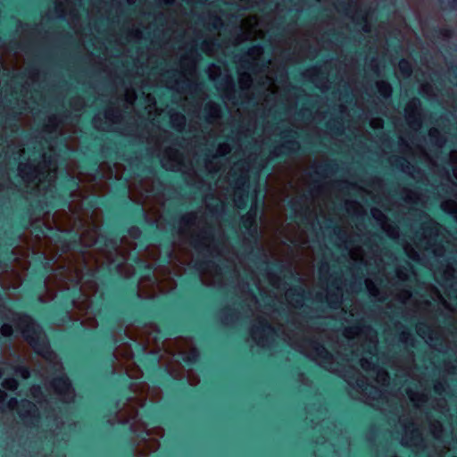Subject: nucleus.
<instances>
[{"mask_svg": "<svg viewBox=\"0 0 457 457\" xmlns=\"http://www.w3.org/2000/svg\"><path fill=\"white\" fill-rule=\"evenodd\" d=\"M151 354L153 355V357L150 359H147L148 366H145V369L150 370L151 375L153 377H155L158 378L156 380L157 383L162 384V382L164 380L170 379V371L166 367L162 368L158 365L159 360H158V357L156 356L155 353L151 352Z\"/></svg>", "mask_w": 457, "mask_h": 457, "instance_id": "9d476101", "label": "nucleus"}, {"mask_svg": "<svg viewBox=\"0 0 457 457\" xmlns=\"http://www.w3.org/2000/svg\"><path fill=\"white\" fill-rule=\"evenodd\" d=\"M10 47L12 49H15V50L20 49V50H22V51L28 53L32 48V45L30 43L20 44L16 41H11Z\"/></svg>", "mask_w": 457, "mask_h": 457, "instance_id": "473e14b6", "label": "nucleus"}, {"mask_svg": "<svg viewBox=\"0 0 457 457\" xmlns=\"http://www.w3.org/2000/svg\"><path fill=\"white\" fill-rule=\"evenodd\" d=\"M185 124V116L183 114H177L172 120L173 127H183Z\"/></svg>", "mask_w": 457, "mask_h": 457, "instance_id": "58836bf2", "label": "nucleus"}, {"mask_svg": "<svg viewBox=\"0 0 457 457\" xmlns=\"http://www.w3.org/2000/svg\"><path fill=\"white\" fill-rule=\"evenodd\" d=\"M221 25V21L219 17H213V22L212 24L213 29H218Z\"/></svg>", "mask_w": 457, "mask_h": 457, "instance_id": "c03bdc74", "label": "nucleus"}, {"mask_svg": "<svg viewBox=\"0 0 457 457\" xmlns=\"http://www.w3.org/2000/svg\"><path fill=\"white\" fill-rule=\"evenodd\" d=\"M266 4V1L265 0H258L256 2V5L259 7L260 5H263Z\"/></svg>", "mask_w": 457, "mask_h": 457, "instance_id": "338daca9", "label": "nucleus"}, {"mask_svg": "<svg viewBox=\"0 0 457 457\" xmlns=\"http://www.w3.org/2000/svg\"><path fill=\"white\" fill-rule=\"evenodd\" d=\"M171 256H172V252H171V250H168V252H167V256L162 260V262H164V263H169V262H170V258H171Z\"/></svg>", "mask_w": 457, "mask_h": 457, "instance_id": "603ef678", "label": "nucleus"}, {"mask_svg": "<svg viewBox=\"0 0 457 457\" xmlns=\"http://www.w3.org/2000/svg\"><path fill=\"white\" fill-rule=\"evenodd\" d=\"M82 168L86 170L99 174L100 178L103 177V174L100 170L98 159L96 157L92 156L82 160Z\"/></svg>", "mask_w": 457, "mask_h": 457, "instance_id": "a211bd4d", "label": "nucleus"}, {"mask_svg": "<svg viewBox=\"0 0 457 457\" xmlns=\"http://www.w3.org/2000/svg\"><path fill=\"white\" fill-rule=\"evenodd\" d=\"M367 365H369V366H370V361H368L367 360H363V361H361V367H362L363 369L367 370V369H368V366H367Z\"/></svg>", "mask_w": 457, "mask_h": 457, "instance_id": "13d9d810", "label": "nucleus"}, {"mask_svg": "<svg viewBox=\"0 0 457 457\" xmlns=\"http://www.w3.org/2000/svg\"><path fill=\"white\" fill-rule=\"evenodd\" d=\"M114 358L115 356L113 353H108V361L110 367L107 369V372L110 376L117 375L115 385L119 384L120 386H117L113 391L112 395L109 399L108 405L110 406L111 410L118 411L121 403L130 400V391L133 384L128 373L117 374L116 371L112 368V365L114 362Z\"/></svg>", "mask_w": 457, "mask_h": 457, "instance_id": "20e7f679", "label": "nucleus"}, {"mask_svg": "<svg viewBox=\"0 0 457 457\" xmlns=\"http://www.w3.org/2000/svg\"><path fill=\"white\" fill-rule=\"evenodd\" d=\"M223 312H224L225 320H228V318L232 319V317H233V310L231 308L226 307L223 310Z\"/></svg>", "mask_w": 457, "mask_h": 457, "instance_id": "a19ab883", "label": "nucleus"}, {"mask_svg": "<svg viewBox=\"0 0 457 457\" xmlns=\"http://www.w3.org/2000/svg\"><path fill=\"white\" fill-rule=\"evenodd\" d=\"M16 371H19L21 373L22 376L26 377L29 375V369L24 366H19L16 368Z\"/></svg>", "mask_w": 457, "mask_h": 457, "instance_id": "37998d69", "label": "nucleus"}, {"mask_svg": "<svg viewBox=\"0 0 457 457\" xmlns=\"http://www.w3.org/2000/svg\"><path fill=\"white\" fill-rule=\"evenodd\" d=\"M304 289L300 286L294 287L288 291V296L292 297L296 304H300L302 303L304 298Z\"/></svg>", "mask_w": 457, "mask_h": 457, "instance_id": "4be33fe9", "label": "nucleus"}, {"mask_svg": "<svg viewBox=\"0 0 457 457\" xmlns=\"http://www.w3.org/2000/svg\"><path fill=\"white\" fill-rule=\"evenodd\" d=\"M281 138L283 142L270 151L271 159L276 162H285L291 156L304 154L307 149L312 150L317 146L310 140L309 134H299L291 129H285Z\"/></svg>", "mask_w": 457, "mask_h": 457, "instance_id": "7ed1b4c3", "label": "nucleus"}, {"mask_svg": "<svg viewBox=\"0 0 457 457\" xmlns=\"http://www.w3.org/2000/svg\"><path fill=\"white\" fill-rule=\"evenodd\" d=\"M399 69L403 75L411 76L412 73V66L411 62L406 59H401L399 62Z\"/></svg>", "mask_w": 457, "mask_h": 457, "instance_id": "bb28decb", "label": "nucleus"}, {"mask_svg": "<svg viewBox=\"0 0 457 457\" xmlns=\"http://www.w3.org/2000/svg\"><path fill=\"white\" fill-rule=\"evenodd\" d=\"M81 296L79 288L74 287L62 295L60 301L48 308L51 320L63 324L71 320V312Z\"/></svg>", "mask_w": 457, "mask_h": 457, "instance_id": "39448f33", "label": "nucleus"}, {"mask_svg": "<svg viewBox=\"0 0 457 457\" xmlns=\"http://www.w3.org/2000/svg\"><path fill=\"white\" fill-rule=\"evenodd\" d=\"M52 271L51 261L41 253L35 258V267L32 270L34 286L41 290L45 287L46 279Z\"/></svg>", "mask_w": 457, "mask_h": 457, "instance_id": "423d86ee", "label": "nucleus"}, {"mask_svg": "<svg viewBox=\"0 0 457 457\" xmlns=\"http://www.w3.org/2000/svg\"><path fill=\"white\" fill-rule=\"evenodd\" d=\"M214 265V262L211 260L204 259L196 263V269L199 270H203L206 268L212 267Z\"/></svg>", "mask_w": 457, "mask_h": 457, "instance_id": "4c0bfd02", "label": "nucleus"}, {"mask_svg": "<svg viewBox=\"0 0 457 457\" xmlns=\"http://www.w3.org/2000/svg\"><path fill=\"white\" fill-rule=\"evenodd\" d=\"M429 136L430 138L434 141L435 145L437 146H442L445 142V139L443 137L439 136L436 130L431 131L429 133Z\"/></svg>", "mask_w": 457, "mask_h": 457, "instance_id": "72a5a7b5", "label": "nucleus"}, {"mask_svg": "<svg viewBox=\"0 0 457 457\" xmlns=\"http://www.w3.org/2000/svg\"><path fill=\"white\" fill-rule=\"evenodd\" d=\"M1 335L7 339H11L13 336V328L9 323H4L0 328Z\"/></svg>", "mask_w": 457, "mask_h": 457, "instance_id": "c756f323", "label": "nucleus"}, {"mask_svg": "<svg viewBox=\"0 0 457 457\" xmlns=\"http://www.w3.org/2000/svg\"><path fill=\"white\" fill-rule=\"evenodd\" d=\"M378 92L384 98H388L392 93V87L388 83L382 82L378 85Z\"/></svg>", "mask_w": 457, "mask_h": 457, "instance_id": "7c9ffc66", "label": "nucleus"}, {"mask_svg": "<svg viewBox=\"0 0 457 457\" xmlns=\"http://www.w3.org/2000/svg\"><path fill=\"white\" fill-rule=\"evenodd\" d=\"M339 125L337 124H327V128L329 129L333 133H335L337 136H341L344 133V130L342 129V124L337 120H336Z\"/></svg>", "mask_w": 457, "mask_h": 457, "instance_id": "e433bc0d", "label": "nucleus"}, {"mask_svg": "<svg viewBox=\"0 0 457 457\" xmlns=\"http://www.w3.org/2000/svg\"><path fill=\"white\" fill-rule=\"evenodd\" d=\"M134 262L138 266L141 275L150 277L151 275L154 274V265L144 262L139 257H135Z\"/></svg>", "mask_w": 457, "mask_h": 457, "instance_id": "aec40b11", "label": "nucleus"}, {"mask_svg": "<svg viewBox=\"0 0 457 457\" xmlns=\"http://www.w3.org/2000/svg\"><path fill=\"white\" fill-rule=\"evenodd\" d=\"M55 242L61 245L62 253L77 249L81 245V237L74 230H68L66 234L54 233L53 235Z\"/></svg>", "mask_w": 457, "mask_h": 457, "instance_id": "0eeeda50", "label": "nucleus"}, {"mask_svg": "<svg viewBox=\"0 0 457 457\" xmlns=\"http://www.w3.org/2000/svg\"><path fill=\"white\" fill-rule=\"evenodd\" d=\"M163 411V405L152 403L143 411L142 418L151 425L162 424L164 422Z\"/></svg>", "mask_w": 457, "mask_h": 457, "instance_id": "9b49d317", "label": "nucleus"}, {"mask_svg": "<svg viewBox=\"0 0 457 457\" xmlns=\"http://www.w3.org/2000/svg\"><path fill=\"white\" fill-rule=\"evenodd\" d=\"M4 303H11V300L3 294H0V306H4Z\"/></svg>", "mask_w": 457, "mask_h": 457, "instance_id": "de8ad7c7", "label": "nucleus"}, {"mask_svg": "<svg viewBox=\"0 0 457 457\" xmlns=\"http://www.w3.org/2000/svg\"><path fill=\"white\" fill-rule=\"evenodd\" d=\"M339 35H340V34H339L338 32H335V31L331 33V37H332L333 38H335V39H337V38H338V37H339Z\"/></svg>", "mask_w": 457, "mask_h": 457, "instance_id": "774afa93", "label": "nucleus"}, {"mask_svg": "<svg viewBox=\"0 0 457 457\" xmlns=\"http://www.w3.org/2000/svg\"><path fill=\"white\" fill-rule=\"evenodd\" d=\"M125 231L132 237L134 238H137L140 234H141V230L140 228L137 227V226H135V225H131L129 227H128Z\"/></svg>", "mask_w": 457, "mask_h": 457, "instance_id": "c9c22d12", "label": "nucleus"}, {"mask_svg": "<svg viewBox=\"0 0 457 457\" xmlns=\"http://www.w3.org/2000/svg\"><path fill=\"white\" fill-rule=\"evenodd\" d=\"M258 326H255L253 328V334H265L269 336H276L278 331L275 327H273L267 320L260 319L258 321Z\"/></svg>", "mask_w": 457, "mask_h": 457, "instance_id": "dca6fc26", "label": "nucleus"}, {"mask_svg": "<svg viewBox=\"0 0 457 457\" xmlns=\"http://www.w3.org/2000/svg\"><path fill=\"white\" fill-rule=\"evenodd\" d=\"M212 232L213 228L210 226L207 229L204 231V234L206 236V237L210 238L212 236Z\"/></svg>", "mask_w": 457, "mask_h": 457, "instance_id": "09e8293b", "label": "nucleus"}, {"mask_svg": "<svg viewBox=\"0 0 457 457\" xmlns=\"http://www.w3.org/2000/svg\"><path fill=\"white\" fill-rule=\"evenodd\" d=\"M356 21H357V23L360 24V25H362V29L364 31H369V28H368V21H367V18L365 15H360L358 14L357 17H356Z\"/></svg>", "mask_w": 457, "mask_h": 457, "instance_id": "ea45409f", "label": "nucleus"}, {"mask_svg": "<svg viewBox=\"0 0 457 457\" xmlns=\"http://www.w3.org/2000/svg\"><path fill=\"white\" fill-rule=\"evenodd\" d=\"M145 173H152L153 169L149 166H144L142 169H140Z\"/></svg>", "mask_w": 457, "mask_h": 457, "instance_id": "5fc2aeb1", "label": "nucleus"}, {"mask_svg": "<svg viewBox=\"0 0 457 457\" xmlns=\"http://www.w3.org/2000/svg\"><path fill=\"white\" fill-rule=\"evenodd\" d=\"M79 187V181L74 176L66 175L62 183V192L54 196L62 206L69 204V197Z\"/></svg>", "mask_w": 457, "mask_h": 457, "instance_id": "1a4fd4ad", "label": "nucleus"}, {"mask_svg": "<svg viewBox=\"0 0 457 457\" xmlns=\"http://www.w3.org/2000/svg\"><path fill=\"white\" fill-rule=\"evenodd\" d=\"M181 385H182V390H183V391H189V389H188V388H187V386H186V382H185V381H182V382H181ZM190 391H192V390L190 389Z\"/></svg>", "mask_w": 457, "mask_h": 457, "instance_id": "0e129e2a", "label": "nucleus"}, {"mask_svg": "<svg viewBox=\"0 0 457 457\" xmlns=\"http://www.w3.org/2000/svg\"><path fill=\"white\" fill-rule=\"evenodd\" d=\"M261 50H262V47L259 45L252 47L253 52H260Z\"/></svg>", "mask_w": 457, "mask_h": 457, "instance_id": "680f3d73", "label": "nucleus"}, {"mask_svg": "<svg viewBox=\"0 0 457 457\" xmlns=\"http://www.w3.org/2000/svg\"><path fill=\"white\" fill-rule=\"evenodd\" d=\"M76 328H77V329H78L79 332H85V331H87V329H86V328H82V324H81V323L78 324Z\"/></svg>", "mask_w": 457, "mask_h": 457, "instance_id": "e2e57ef3", "label": "nucleus"}, {"mask_svg": "<svg viewBox=\"0 0 457 457\" xmlns=\"http://www.w3.org/2000/svg\"><path fill=\"white\" fill-rule=\"evenodd\" d=\"M205 111L208 112H217L219 111L218 105H208L205 107Z\"/></svg>", "mask_w": 457, "mask_h": 457, "instance_id": "49530a36", "label": "nucleus"}, {"mask_svg": "<svg viewBox=\"0 0 457 457\" xmlns=\"http://www.w3.org/2000/svg\"><path fill=\"white\" fill-rule=\"evenodd\" d=\"M223 209H224V204L222 203V204H220V206H217V207H215L214 211H215L216 212H222V211H223Z\"/></svg>", "mask_w": 457, "mask_h": 457, "instance_id": "bf43d9fd", "label": "nucleus"}, {"mask_svg": "<svg viewBox=\"0 0 457 457\" xmlns=\"http://www.w3.org/2000/svg\"><path fill=\"white\" fill-rule=\"evenodd\" d=\"M124 457H135L132 447H129L127 451L124 452Z\"/></svg>", "mask_w": 457, "mask_h": 457, "instance_id": "8fccbe9b", "label": "nucleus"}, {"mask_svg": "<svg viewBox=\"0 0 457 457\" xmlns=\"http://www.w3.org/2000/svg\"><path fill=\"white\" fill-rule=\"evenodd\" d=\"M249 224H250V222H249L248 219H246V220H243V226H244L245 228H248Z\"/></svg>", "mask_w": 457, "mask_h": 457, "instance_id": "69168bd1", "label": "nucleus"}, {"mask_svg": "<svg viewBox=\"0 0 457 457\" xmlns=\"http://www.w3.org/2000/svg\"><path fill=\"white\" fill-rule=\"evenodd\" d=\"M114 235L113 231H109L108 233L104 235H100L99 237V242L101 245L105 246H112L115 247L117 245V242L112 238V236Z\"/></svg>", "mask_w": 457, "mask_h": 457, "instance_id": "a878e982", "label": "nucleus"}, {"mask_svg": "<svg viewBox=\"0 0 457 457\" xmlns=\"http://www.w3.org/2000/svg\"><path fill=\"white\" fill-rule=\"evenodd\" d=\"M336 170V163H324L320 165L315 170L314 174L322 177Z\"/></svg>", "mask_w": 457, "mask_h": 457, "instance_id": "5701e85b", "label": "nucleus"}, {"mask_svg": "<svg viewBox=\"0 0 457 457\" xmlns=\"http://www.w3.org/2000/svg\"><path fill=\"white\" fill-rule=\"evenodd\" d=\"M161 332L167 337H171L182 331L178 323L171 324L166 319H160Z\"/></svg>", "mask_w": 457, "mask_h": 457, "instance_id": "f3484780", "label": "nucleus"}, {"mask_svg": "<svg viewBox=\"0 0 457 457\" xmlns=\"http://www.w3.org/2000/svg\"><path fill=\"white\" fill-rule=\"evenodd\" d=\"M315 345V349L320 356H322L324 359L331 358V354L327 351L323 345L318 342H312Z\"/></svg>", "mask_w": 457, "mask_h": 457, "instance_id": "2f4dec72", "label": "nucleus"}, {"mask_svg": "<svg viewBox=\"0 0 457 457\" xmlns=\"http://www.w3.org/2000/svg\"><path fill=\"white\" fill-rule=\"evenodd\" d=\"M403 162H408L407 160L403 157H397L396 158V163H395V166L396 167H399V165L401 164V166H403Z\"/></svg>", "mask_w": 457, "mask_h": 457, "instance_id": "3c124183", "label": "nucleus"}, {"mask_svg": "<svg viewBox=\"0 0 457 457\" xmlns=\"http://www.w3.org/2000/svg\"><path fill=\"white\" fill-rule=\"evenodd\" d=\"M267 264L271 270L278 273H282L287 270L284 264L278 262H267Z\"/></svg>", "mask_w": 457, "mask_h": 457, "instance_id": "f704fd0d", "label": "nucleus"}, {"mask_svg": "<svg viewBox=\"0 0 457 457\" xmlns=\"http://www.w3.org/2000/svg\"><path fill=\"white\" fill-rule=\"evenodd\" d=\"M6 396V393L4 390L0 389V402H4Z\"/></svg>", "mask_w": 457, "mask_h": 457, "instance_id": "6e6d98bb", "label": "nucleus"}, {"mask_svg": "<svg viewBox=\"0 0 457 457\" xmlns=\"http://www.w3.org/2000/svg\"><path fill=\"white\" fill-rule=\"evenodd\" d=\"M51 386L61 395H64L71 389V381L65 373L55 376L50 382Z\"/></svg>", "mask_w": 457, "mask_h": 457, "instance_id": "2eb2a0df", "label": "nucleus"}, {"mask_svg": "<svg viewBox=\"0 0 457 457\" xmlns=\"http://www.w3.org/2000/svg\"><path fill=\"white\" fill-rule=\"evenodd\" d=\"M191 244L195 250H198L201 247H203V244L201 240H199L198 238H194Z\"/></svg>", "mask_w": 457, "mask_h": 457, "instance_id": "79ce46f5", "label": "nucleus"}, {"mask_svg": "<svg viewBox=\"0 0 457 457\" xmlns=\"http://www.w3.org/2000/svg\"><path fill=\"white\" fill-rule=\"evenodd\" d=\"M434 390L436 394H441L443 390V386L441 384H437L435 386Z\"/></svg>", "mask_w": 457, "mask_h": 457, "instance_id": "864d4df0", "label": "nucleus"}, {"mask_svg": "<svg viewBox=\"0 0 457 457\" xmlns=\"http://www.w3.org/2000/svg\"><path fill=\"white\" fill-rule=\"evenodd\" d=\"M303 197H305V195H301L296 199L288 201L287 207L293 212L291 214V220H296L299 219L301 223L307 225L310 220V209L303 204Z\"/></svg>", "mask_w": 457, "mask_h": 457, "instance_id": "6e6552de", "label": "nucleus"}, {"mask_svg": "<svg viewBox=\"0 0 457 457\" xmlns=\"http://www.w3.org/2000/svg\"><path fill=\"white\" fill-rule=\"evenodd\" d=\"M123 292L129 297L130 305L120 310L116 315H108L103 319V321L108 327V330L102 333L101 338L105 344L108 343L112 346L116 343L112 331L122 322L146 325L157 319L154 313L153 305L145 302L139 294L137 284L130 283L124 287Z\"/></svg>", "mask_w": 457, "mask_h": 457, "instance_id": "f257e3e1", "label": "nucleus"}, {"mask_svg": "<svg viewBox=\"0 0 457 457\" xmlns=\"http://www.w3.org/2000/svg\"><path fill=\"white\" fill-rule=\"evenodd\" d=\"M130 217L132 218V220L135 223L140 225H145V223H147L149 228L153 230V232H155V223L152 220H149L145 211L140 204H137V206L131 208Z\"/></svg>", "mask_w": 457, "mask_h": 457, "instance_id": "4468645a", "label": "nucleus"}, {"mask_svg": "<svg viewBox=\"0 0 457 457\" xmlns=\"http://www.w3.org/2000/svg\"><path fill=\"white\" fill-rule=\"evenodd\" d=\"M117 190L120 192V198L123 206L130 208L132 206L129 196V187L126 183H120Z\"/></svg>", "mask_w": 457, "mask_h": 457, "instance_id": "412c9836", "label": "nucleus"}, {"mask_svg": "<svg viewBox=\"0 0 457 457\" xmlns=\"http://www.w3.org/2000/svg\"><path fill=\"white\" fill-rule=\"evenodd\" d=\"M22 403L23 406L28 409L23 413L20 414L21 418L23 420L28 421L30 427H37L40 420V414L36 404L29 400L22 401Z\"/></svg>", "mask_w": 457, "mask_h": 457, "instance_id": "ddd939ff", "label": "nucleus"}, {"mask_svg": "<svg viewBox=\"0 0 457 457\" xmlns=\"http://www.w3.org/2000/svg\"><path fill=\"white\" fill-rule=\"evenodd\" d=\"M24 77H25V74L18 73L13 76V79H14L15 83L21 84V80H22L24 79Z\"/></svg>", "mask_w": 457, "mask_h": 457, "instance_id": "a18cd8bd", "label": "nucleus"}, {"mask_svg": "<svg viewBox=\"0 0 457 457\" xmlns=\"http://www.w3.org/2000/svg\"><path fill=\"white\" fill-rule=\"evenodd\" d=\"M43 209L40 201H36L26 205L22 212L18 216L17 227L21 229H27L30 224L32 214L36 211H41Z\"/></svg>", "mask_w": 457, "mask_h": 457, "instance_id": "f8f14e48", "label": "nucleus"}, {"mask_svg": "<svg viewBox=\"0 0 457 457\" xmlns=\"http://www.w3.org/2000/svg\"><path fill=\"white\" fill-rule=\"evenodd\" d=\"M2 386H3V387H4L6 389L14 391L19 386V381L17 378H13V377L6 378L4 379Z\"/></svg>", "mask_w": 457, "mask_h": 457, "instance_id": "cd10ccee", "label": "nucleus"}, {"mask_svg": "<svg viewBox=\"0 0 457 457\" xmlns=\"http://www.w3.org/2000/svg\"><path fill=\"white\" fill-rule=\"evenodd\" d=\"M17 328L35 353L47 359L52 356L50 341L41 324L27 312L15 313Z\"/></svg>", "mask_w": 457, "mask_h": 457, "instance_id": "f03ea898", "label": "nucleus"}, {"mask_svg": "<svg viewBox=\"0 0 457 457\" xmlns=\"http://www.w3.org/2000/svg\"><path fill=\"white\" fill-rule=\"evenodd\" d=\"M21 171L24 172V177L32 181L37 177V170L35 166L31 164H26L24 166L20 167Z\"/></svg>", "mask_w": 457, "mask_h": 457, "instance_id": "b1692460", "label": "nucleus"}, {"mask_svg": "<svg viewBox=\"0 0 457 457\" xmlns=\"http://www.w3.org/2000/svg\"><path fill=\"white\" fill-rule=\"evenodd\" d=\"M443 10L457 11V0H439Z\"/></svg>", "mask_w": 457, "mask_h": 457, "instance_id": "c85d7f7f", "label": "nucleus"}, {"mask_svg": "<svg viewBox=\"0 0 457 457\" xmlns=\"http://www.w3.org/2000/svg\"><path fill=\"white\" fill-rule=\"evenodd\" d=\"M326 302L332 309H337L341 304V295L339 293L331 292L329 296L326 298Z\"/></svg>", "mask_w": 457, "mask_h": 457, "instance_id": "393cba45", "label": "nucleus"}, {"mask_svg": "<svg viewBox=\"0 0 457 457\" xmlns=\"http://www.w3.org/2000/svg\"><path fill=\"white\" fill-rule=\"evenodd\" d=\"M180 221L184 222L186 224H189L191 222V220L188 217H187V216H182L180 218Z\"/></svg>", "mask_w": 457, "mask_h": 457, "instance_id": "4d7b16f0", "label": "nucleus"}, {"mask_svg": "<svg viewBox=\"0 0 457 457\" xmlns=\"http://www.w3.org/2000/svg\"><path fill=\"white\" fill-rule=\"evenodd\" d=\"M184 363L188 367H194L201 362V353L198 349L194 348L190 353L183 358Z\"/></svg>", "mask_w": 457, "mask_h": 457, "instance_id": "6ab92c4d", "label": "nucleus"}, {"mask_svg": "<svg viewBox=\"0 0 457 457\" xmlns=\"http://www.w3.org/2000/svg\"><path fill=\"white\" fill-rule=\"evenodd\" d=\"M275 28H276V30L278 31V33H280L281 31L284 30V27L280 23L278 24Z\"/></svg>", "mask_w": 457, "mask_h": 457, "instance_id": "052dcab7", "label": "nucleus"}]
</instances>
